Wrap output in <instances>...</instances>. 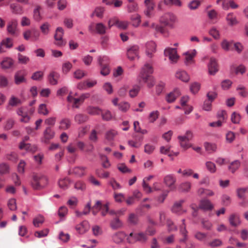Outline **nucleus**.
I'll return each mask as SVG.
<instances>
[{
	"instance_id": "obj_1",
	"label": "nucleus",
	"mask_w": 248,
	"mask_h": 248,
	"mask_svg": "<svg viewBox=\"0 0 248 248\" xmlns=\"http://www.w3.org/2000/svg\"><path fill=\"white\" fill-rule=\"evenodd\" d=\"M153 73L152 66L148 64H145L141 69L140 74L138 77L139 82L142 81L144 83H147L149 88H152L155 85V80L150 75Z\"/></svg>"
},
{
	"instance_id": "obj_2",
	"label": "nucleus",
	"mask_w": 248,
	"mask_h": 248,
	"mask_svg": "<svg viewBox=\"0 0 248 248\" xmlns=\"http://www.w3.org/2000/svg\"><path fill=\"white\" fill-rule=\"evenodd\" d=\"M48 184V178L42 173H33L31 185L34 190H42Z\"/></svg>"
},
{
	"instance_id": "obj_3",
	"label": "nucleus",
	"mask_w": 248,
	"mask_h": 248,
	"mask_svg": "<svg viewBox=\"0 0 248 248\" xmlns=\"http://www.w3.org/2000/svg\"><path fill=\"white\" fill-rule=\"evenodd\" d=\"M55 136V132L52 127L47 126L41 138L42 142L48 143L49 141L53 139Z\"/></svg>"
},
{
	"instance_id": "obj_4",
	"label": "nucleus",
	"mask_w": 248,
	"mask_h": 248,
	"mask_svg": "<svg viewBox=\"0 0 248 248\" xmlns=\"http://www.w3.org/2000/svg\"><path fill=\"white\" fill-rule=\"evenodd\" d=\"M94 24H91L88 27L89 31L91 33H96L97 34L103 35L106 33L107 27L102 23H98L95 24L94 30Z\"/></svg>"
},
{
	"instance_id": "obj_5",
	"label": "nucleus",
	"mask_w": 248,
	"mask_h": 248,
	"mask_svg": "<svg viewBox=\"0 0 248 248\" xmlns=\"http://www.w3.org/2000/svg\"><path fill=\"white\" fill-rule=\"evenodd\" d=\"M146 235L143 232L138 233H133L131 232L127 240L130 243H134L136 241H140L141 242H145L147 240Z\"/></svg>"
},
{
	"instance_id": "obj_6",
	"label": "nucleus",
	"mask_w": 248,
	"mask_h": 248,
	"mask_svg": "<svg viewBox=\"0 0 248 248\" xmlns=\"http://www.w3.org/2000/svg\"><path fill=\"white\" fill-rule=\"evenodd\" d=\"M64 34L63 30L62 27H58L56 31V33L54 35L55 41V44L59 46H64L66 42L62 40V37Z\"/></svg>"
},
{
	"instance_id": "obj_7",
	"label": "nucleus",
	"mask_w": 248,
	"mask_h": 248,
	"mask_svg": "<svg viewBox=\"0 0 248 248\" xmlns=\"http://www.w3.org/2000/svg\"><path fill=\"white\" fill-rule=\"evenodd\" d=\"M17 21L13 19L8 22L7 26V32L11 35L17 36L18 35Z\"/></svg>"
},
{
	"instance_id": "obj_8",
	"label": "nucleus",
	"mask_w": 248,
	"mask_h": 248,
	"mask_svg": "<svg viewBox=\"0 0 248 248\" xmlns=\"http://www.w3.org/2000/svg\"><path fill=\"white\" fill-rule=\"evenodd\" d=\"M139 47L137 45H134L127 49V56L130 61H133L136 57L139 59Z\"/></svg>"
},
{
	"instance_id": "obj_9",
	"label": "nucleus",
	"mask_w": 248,
	"mask_h": 248,
	"mask_svg": "<svg viewBox=\"0 0 248 248\" xmlns=\"http://www.w3.org/2000/svg\"><path fill=\"white\" fill-rule=\"evenodd\" d=\"M197 54V51L194 49L184 53V55L186 56L184 63L186 65H189L194 63V58Z\"/></svg>"
},
{
	"instance_id": "obj_10",
	"label": "nucleus",
	"mask_w": 248,
	"mask_h": 248,
	"mask_svg": "<svg viewBox=\"0 0 248 248\" xmlns=\"http://www.w3.org/2000/svg\"><path fill=\"white\" fill-rule=\"evenodd\" d=\"M13 46V41L10 38L3 39L0 43V54L6 51L5 48L10 49Z\"/></svg>"
},
{
	"instance_id": "obj_11",
	"label": "nucleus",
	"mask_w": 248,
	"mask_h": 248,
	"mask_svg": "<svg viewBox=\"0 0 248 248\" xmlns=\"http://www.w3.org/2000/svg\"><path fill=\"white\" fill-rule=\"evenodd\" d=\"M26 76L25 70H21L17 71L15 75V82L16 85H19L23 82H25L26 79L25 77Z\"/></svg>"
},
{
	"instance_id": "obj_12",
	"label": "nucleus",
	"mask_w": 248,
	"mask_h": 248,
	"mask_svg": "<svg viewBox=\"0 0 248 248\" xmlns=\"http://www.w3.org/2000/svg\"><path fill=\"white\" fill-rule=\"evenodd\" d=\"M175 77L184 82H188L190 80L189 75L184 70L178 69L175 74Z\"/></svg>"
},
{
	"instance_id": "obj_13",
	"label": "nucleus",
	"mask_w": 248,
	"mask_h": 248,
	"mask_svg": "<svg viewBox=\"0 0 248 248\" xmlns=\"http://www.w3.org/2000/svg\"><path fill=\"white\" fill-rule=\"evenodd\" d=\"M0 65L2 69H12L15 66V61L11 58L5 57L0 62Z\"/></svg>"
},
{
	"instance_id": "obj_14",
	"label": "nucleus",
	"mask_w": 248,
	"mask_h": 248,
	"mask_svg": "<svg viewBox=\"0 0 248 248\" xmlns=\"http://www.w3.org/2000/svg\"><path fill=\"white\" fill-rule=\"evenodd\" d=\"M86 167L77 166L70 170L68 173L69 174H74L76 176L81 177L85 175Z\"/></svg>"
},
{
	"instance_id": "obj_15",
	"label": "nucleus",
	"mask_w": 248,
	"mask_h": 248,
	"mask_svg": "<svg viewBox=\"0 0 248 248\" xmlns=\"http://www.w3.org/2000/svg\"><path fill=\"white\" fill-rule=\"evenodd\" d=\"M208 72L210 75H214L218 70L217 60L211 58L208 64Z\"/></svg>"
},
{
	"instance_id": "obj_16",
	"label": "nucleus",
	"mask_w": 248,
	"mask_h": 248,
	"mask_svg": "<svg viewBox=\"0 0 248 248\" xmlns=\"http://www.w3.org/2000/svg\"><path fill=\"white\" fill-rule=\"evenodd\" d=\"M199 208L204 211H211L214 208V205L210 200L204 199L200 201Z\"/></svg>"
},
{
	"instance_id": "obj_17",
	"label": "nucleus",
	"mask_w": 248,
	"mask_h": 248,
	"mask_svg": "<svg viewBox=\"0 0 248 248\" xmlns=\"http://www.w3.org/2000/svg\"><path fill=\"white\" fill-rule=\"evenodd\" d=\"M146 55L150 58L153 56V53L156 51V44L153 41H150L146 44Z\"/></svg>"
},
{
	"instance_id": "obj_18",
	"label": "nucleus",
	"mask_w": 248,
	"mask_h": 248,
	"mask_svg": "<svg viewBox=\"0 0 248 248\" xmlns=\"http://www.w3.org/2000/svg\"><path fill=\"white\" fill-rule=\"evenodd\" d=\"M144 3L146 5V9L144 11V14L148 17H150L152 12L154 9L155 4L153 0H145Z\"/></svg>"
},
{
	"instance_id": "obj_19",
	"label": "nucleus",
	"mask_w": 248,
	"mask_h": 248,
	"mask_svg": "<svg viewBox=\"0 0 248 248\" xmlns=\"http://www.w3.org/2000/svg\"><path fill=\"white\" fill-rule=\"evenodd\" d=\"M89 222L84 220L76 226V229L79 233L83 234L86 232L89 229Z\"/></svg>"
},
{
	"instance_id": "obj_20",
	"label": "nucleus",
	"mask_w": 248,
	"mask_h": 248,
	"mask_svg": "<svg viewBox=\"0 0 248 248\" xmlns=\"http://www.w3.org/2000/svg\"><path fill=\"white\" fill-rule=\"evenodd\" d=\"M60 77V75L58 73L51 71L47 76V80L51 85H55L58 84V80Z\"/></svg>"
},
{
	"instance_id": "obj_21",
	"label": "nucleus",
	"mask_w": 248,
	"mask_h": 248,
	"mask_svg": "<svg viewBox=\"0 0 248 248\" xmlns=\"http://www.w3.org/2000/svg\"><path fill=\"white\" fill-rule=\"evenodd\" d=\"M19 148L20 150L25 149L28 152L34 153L37 150V147L35 145H31L30 143H25L24 142H20Z\"/></svg>"
},
{
	"instance_id": "obj_22",
	"label": "nucleus",
	"mask_w": 248,
	"mask_h": 248,
	"mask_svg": "<svg viewBox=\"0 0 248 248\" xmlns=\"http://www.w3.org/2000/svg\"><path fill=\"white\" fill-rule=\"evenodd\" d=\"M185 202L184 200H181L179 201L176 202L171 208L173 212L175 213L178 215L182 214L184 211L182 209V204Z\"/></svg>"
},
{
	"instance_id": "obj_23",
	"label": "nucleus",
	"mask_w": 248,
	"mask_h": 248,
	"mask_svg": "<svg viewBox=\"0 0 248 248\" xmlns=\"http://www.w3.org/2000/svg\"><path fill=\"white\" fill-rule=\"evenodd\" d=\"M191 188V183L188 181H185L181 183L178 187L180 192L187 193L190 191Z\"/></svg>"
},
{
	"instance_id": "obj_24",
	"label": "nucleus",
	"mask_w": 248,
	"mask_h": 248,
	"mask_svg": "<svg viewBox=\"0 0 248 248\" xmlns=\"http://www.w3.org/2000/svg\"><path fill=\"white\" fill-rule=\"evenodd\" d=\"M229 221L230 225L233 227H237L241 223L239 216L234 214L230 215Z\"/></svg>"
},
{
	"instance_id": "obj_25",
	"label": "nucleus",
	"mask_w": 248,
	"mask_h": 248,
	"mask_svg": "<svg viewBox=\"0 0 248 248\" xmlns=\"http://www.w3.org/2000/svg\"><path fill=\"white\" fill-rule=\"evenodd\" d=\"M170 7V0H163L160 1L157 5V8L160 11H166Z\"/></svg>"
},
{
	"instance_id": "obj_26",
	"label": "nucleus",
	"mask_w": 248,
	"mask_h": 248,
	"mask_svg": "<svg viewBox=\"0 0 248 248\" xmlns=\"http://www.w3.org/2000/svg\"><path fill=\"white\" fill-rule=\"evenodd\" d=\"M126 236L125 234L122 232H116L112 236L113 241L117 244L122 242Z\"/></svg>"
},
{
	"instance_id": "obj_27",
	"label": "nucleus",
	"mask_w": 248,
	"mask_h": 248,
	"mask_svg": "<svg viewBox=\"0 0 248 248\" xmlns=\"http://www.w3.org/2000/svg\"><path fill=\"white\" fill-rule=\"evenodd\" d=\"M123 226L122 221L118 217H115L110 222V226L113 230H117Z\"/></svg>"
},
{
	"instance_id": "obj_28",
	"label": "nucleus",
	"mask_w": 248,
	"mask_h": 248,
	"mask_svg": "<svg viewBox=\"0 0 248 248\" xmlns=\"http://www.w3.org/2000/svg\"><path fill=\"white\" fill-rule=\"evenodd\" d=\"M71 121L68 118L62 119L60 122L59 128L65 130L70 128L71 126Z\"/></svg>"
},
{
	"instance_id": "obj_29",
	"label": "nucleus",
	"mask_w": 248,
	"mask_h": 248,
	"mask_svg": "<svg viewBox=\"0 0 248 248\" xmlns=\"http://www.w3.org/2000/svg\"><path fill=\"white\" fill-rule=\"evenodd\" d=\"M87 113L91 115H99L102 112V109L97 107L89 106L87 108Z\"/></svg>"
},
{
	"instance_id": "obj_30",
	"label": "nucleus",
	"mask_w": 248,
	"mask_h": 248,
	"mask_svg": "<svg viewBox=\"0 0 248 248\" xmlns=\"http://www.w3.org/2000/svg\"><path fill=\"white\" fill-rule=\"evenodd\" d=\"M248 190V186L246 187H239L236 189V192L238 198L244 200L246 197V193Z\"/></svg>"
},
{
	"instance_id": "obj_31",
	"label": "nucleus",
	"mask_w": 248,
	"mask_h": 248,
	"mask_svg": "<svg viewBox=\"0 0 248 248\" xmlns=\"http://www.w3.org/2000/svg\"><path fill=\"white\" fill-rule=\"evenodd\" d=\"M208 32L215 40H219L220 38V31L215 27H212Z\"/></svg>"
},
{
	"instance_id": "obj_32",
	"label": "nucleus",
	"mask_w": 248,
	"mask_h": 248,
	"mask_svg": "<svg viewBox=\"0 0 248 248\" xmlns=\"http://www.w3.org/2000/svg\"><path fill=\"white\" fill-rule=\"evenodd\" d=\"M226 20L228 24L230 26H233L237 23L236 16L233 13H229L226 16Z\"/></svg>"
},
{
	"instance_id": "obj_33",
	"label": "nucleus",
	"mask_w": 248,
	"mask_h": 248,
	"mask_svg": "<svg viewBox=\"0 0 248 248\" xmlns=\"http://www.w3.org/2000/svg\"><path fill=\"white\" fill-rule=\"evenodd\" d=\"M15 124V121L13 118L8 119L4 123L3 129L4 130H9L13 128Z\"/></svg>"
},
{
	"instance_id": "obj_34",
	"label": "nucleus",
	"mask_w": 248,
	"mask_h": 248,
	"mask_svg": "<svg viewBox=\"0 0 248 248\" xmlns=\"http://www.w3.org/2000/svg\"><path fill=\"white\" fill-rule=\"evenodd\" d=\"M130 19L132 22V25L135 27L139 26L141 22V17L140 15L137 14L131 16Z\"/></svg>"
},
{
	"instance_id": "obj_35",
	"label": "nucleus",
	"mask_w": 248,
	"mask_h": 248,
	"mask_svg": "<svg viewBox=\"0 0 248 248\" xmlns=\"http://www.w3.org/2000/svg\"><path fill=\"white\" fill-rule=\"evenodd\" d=\"M88 120V117L85 114H78L75 116V120L78 124H82L86 122Z\"/></svg>"
},
{
	"instance_id": "obj_36",
	"label": "nucleus",
	"mask_w": 248,
	"mask_h": 248,
	"mask_svg": "<svg viewBox=\"0 0 248 248\" xmlns=\"http://www.w3.org/2000/svg\"><path fill=\"white\" fill-rule=\"evenodd\" d=\"M102 208V204L100 201H97L95 204L91 208L92 212L94 216H96L98 212Z\"/></svg>"
},
{
	"instance_id": "obj_37",
	"label": "nucleus",
	"mask_w": 248,
	"mask_h": 248,
	"mask_svg": "<svg viewBox=\"0 0 248 248\" xmlns=\"http://www.w3.org/2000/svg\"><path fill=\"white\" fill-rule=\"evenodd\" d=\"M70 180L68 178H63L60 179L58 181V185L61 188L66 189L68 188Z\"/></svg>"
},
{
	"instance_id": "obj_38",
	"label": "nucleus",
	"mask_w": 248,
	"mask_h": 248,
	"mask_svg": "<svg viewBox=\"0 0 248 248\" xmlns=\"http://www.w3.org/2000/svg\"><path fill=\"white\" fill-rule=\"evenodd\" d=\"M204 147L207 152L209 153H212L216 151L217 149V145L215 143H211L205 142L204 143Z\"/></svg>"
},
{
	"instance_id": "obj_39",
	"label": "nucleus",
	"mask_w": 248,
	"mask_h": 248,
	"mask_svg": "<svg viewBox=\"0 0 248 248\" xmlns=\"http://www.w3.org/2000/svg\"><path fill=\"white\" fill-rule=\"evenodd\" d=\"M140 90V86L137 85L133 86L132 88L129 91V96L132 98L136 97L138 94Z\"/></svg>"
},
{
	"instance_id": "obj_40",
	"label": "nucleus",
	"mask_w": 248,
	"mask_h": 248,
	"mask_svg": "<svg viewBox=\"0 0 248 248\" xmlns=\"http://www.w3.org/2000/svg\"><path fill=\"white\" fill-rule=\"evenodd\" d=\"M240 166V161L238 160H236L231 163L228 169L232 173H234L239 168Z\"/></svg>"
},
{
	"instance_id": "obj_41",
	"label": "nucleus",
	"mask_w": 248,
	"mask_h": 248,
	"mask_svg": "<svg viewBox=\"0 0 248 248\" xmlns=\"http://www.w3.org/2000/svg\"><path fill=\"white\" fill-rule=\"evenodd\" d=\"M118 109L123 112H126L129 109L130 105L127 102H123L118 105Z\"/></svg>"
},
{
	"instance_id": "obj_42",
	"label": "nucleus",
	"mask_w": 248,
	"mask_h": 248,
	"mask_svg": "<svg viewBox=\"0 0 248 248\" xmlns=\"http://www.w3.org/2000/svg\"><path fill=\"white\" fill-rule=\"evenodd\" d=\"M170 14L169 13L165 14L160 18V22L164 26L169 24L170 20Z\"/></svg>"
},
{
	"instance_id": "obj_43",
	"label": "nucleus",
	"mask_w": 248,
	"mask_h": 248,
	"mask_svg": "<svg viewBox=\"0 0 248 248\" xmlns=\"http://www.w3.org/2000/svg\"><path fill=\"white\" fill-rule=\"evenodd\" d=\"M102 118L104 121H109L112 119L113 116L109 110H106L104 112H101Z\"/></svg>"
},
{
	"instance_id": "obj_44",
	"label": "nucleus",
	"mask_w": 248,
	"mask_h": 248,
	"mask_svg": "<svg viewBox=\"0 0 248 248\" xmlns=\"http://www.w3.org/2000/svg\"><path fill=\"white\" fill-rule=\"evenodd\" d=\"M73 65L69 62H66L62 64V72L67 74L72 69Z\"/></svg>"
},
{
	"instance_id": "obj_45",
	"label": "nucleus",
	"mask_w": 248,
	"mask_h": 248,
	"mask_svg": "<svg viewBox=\"0 0 248 248\" xmlns=\"http://www.w3.org/2000/svg\"><path fill=\"white\" fill-rule=\"evenodd\" d=\"M10 8L12 9V13L15 14L21 15L23 13L22 9L19 5L12 4L10 5Z\"/></svg>"
},
{
	"instance_id": "obj_46",
	"label": "nucleus",
	"mask_w": 248,
	"mask_h": 248,
	"mask_svg": "<svg viewBox=\"0 0 248 248\" xmlns=\"http://www.w3.org/2000/svg\"><path fill=\"white\" fill-rule=\"evenodd\" d=\"M9 172V166L5 163L0 164V174H6Z\"/></svg>"
},
{
	"instance_id": "obj_47",
	"label": "nucleus",
	"mask_w": 248,
	"mask_h": 248,
	"mask_svg": "<svg viewBox=\"0 0 248 248\" xmlns=\"http://www.w3.org/2000/svg\"><path fill=\"white\" fill-rule=\"evenodd\" d=\"M201 85L199 83L195 82L191 84L190 86V90L192 93L195 94L199 91Z\"/></svg>"
},
{
	"instance_id": "obj_48",
	"label": "nucleus",
	"mask_w": 248,
	"mask_h": 248,
	"mask_svg": "<svg viewBox=\"0 0 248 248\" xmlns=\"http://www.w3.org/2000/svg\"><path fill=\"white\" fill-rule=\"evenodd\" d=\"M105 10L104 7L98 6L95 8L94 11V13H95V15L97 17L99 18H102Z\"/></svg>"
},
{
	"instance_id": "obj_49",
	"label": "nucleus",
	"mask_w": 248,
	"mask_h": 248,
	"mask_svg": "<svg viewBox=\"0 0 248 248\" xmlns=\"http://www.w3.org/2000/svg\"><path fill=\"white\" fill-rule=\"evenodd\" d=\"M115 25L120 29L125 30L128 26V22L125 21H118L116 20L115 22Z\"/></svg>"
},
{
	"instance_id": "obj_50",
	"label": "nucleus",
	"mask_w": 248,
	"mask_h": 248,
	"mask_svg": "<svg viewBox=\"0 0 248 248\" xmlns=\"http://www.w3.org/2000/svg\"><path fill=\"white\" fill-rule=\"evenodd\" d=\"M100 157L102 161L104 160V162H103L102 164V167L105 169L109 168L110 166V163H109L107 156L105 155L100 154Z\"/></svg>"
},
{
	"instance_id": "obj_51",
	"label": "nucleus",
	"mask_w": 248,
	"mask_h": 248,
	"mask_svg": "<svg viewBox=\"0 0 248 248\" xmlns=\"http://www.w3.org/2000/svg\"><path fill=\"white\" fill-rule=\"evenodd\" d=\"M207 170L211 173H215L216 171V165L211 161H207L205 163Z\"/></svg>"
},
{
	"instance_id": "obj_52",
	"label": "nucleus",
	"mask_w": 248,
	"mask_h": 248,
	"mask_svg": "<svg viewBox=\"0 0 248 248\" xmlns=\"http://www.w3.org/2000/svg\"><path fill=\"white\" fill-rule=\"evenodd\" d=\"M21 103L22 101L20 99L14 96H12L9 101V105L12 107L16 106L17 105L21 104Z\"/></svg>"
},
{
	"instance_id": "obj_53",
	"label": "nucleus",
	"mask_w": 248,
	"mask_h": 248,
	"mask_svg": "<svg viewBox=\"0 0 248 248\" xmlns=\"http://www.w3.org/2000/svg\"><path fill=\"white\" fill-rule=\"evenodd\" d=\"M128 220L130 224L136 225L138 223L139 218L137 215L132 213L129 215Z\"/></svg>"
},
{
	"instance_id": "obj_54",
	"label": "nucleus",
	"mask_w": 248,
	"mask_h": 248,
	"mask_svg": "<svg viewBox=\"0 0 248 248\" xmlns=\"http://www.w3.org/2000/svg\"><path fill=\"white\" fill-rule=\"evenodd\" d=\"M217 117L218 119V120H221L222 123H223L227 118L226 112L225 110L218 111L217 114Z\"/></svg>"
},
{
	"instance_id": "obj_55",
	"label": "nucleus",
	"mask_w": 248,
	"mask_h": 248,
	"mask_svg": "<svg viewBox=\"0 0 248 248\" xmlns=\"http://www.w3.org/2000/svg\"><path fill=\"white\" fill-rule=\"evenodd\" d=\"M179 58L180 56L177 53L176 49L171 48V63H176Z\"/></svg>"
},
{
	"instance_id": "obj_56",
	"label": "nucleus",
	"mask_w": 248,
	"mask_h": 248,
	"mask_svg": "<svg viewBox=\"0 0 248 248\" xmlns=\"http://www.w3.org/2000/svg\"><path fill=\"white\" fill-rule=\"evenodd\" d=\"M38 113L43 114L44 115H47L49 111L46 108V106L45 104H41L39 105L38 108Z\"/></svg>"
},
{
	"instance_id": "obj_57",
	"label": "nucleus",
	"mask_w": 248,
	"mask_h": 248,
	"mask_svg": "<svg viewBox=\"0 0 248 248\" xmlns=\"http://www.w3.org/2000/svg\"><path fill=\"white\" fill-rule=\"evenodd\" d=\"M18 62L21 64H26L30 61V58L26 56H23L20 53H18Z\"/></svg>"
},
{
	"instance_id": "obj_58",
	"label": "nucleus",
	"mask_w": 248,
	"mask_h": 248,
	"mask_svg": "<svg viewBox=\"0 0 248 248\" xmlns=\"http://www.w3.org/2000/svg\"><path fill=\"white\" fill-rule=\"evenodd\" d=\"M49 27L50 24L48 22H45L40 26V30L44 34L46 35L49 31Z\"/></svg>"
},
{
	"instance_id": "obj_59",
	"label": "nucleus",
	"mask_w": 248,
	"mask_h": 248,
	"mask_svg": "<svg viewBox=\"0 0 248 248\" xmlns=\"http://www.w3.org/2000/svg\"><path fill=\"white\" fill-rule=\"evenodd\" d=\"M180 233L182 234V235L183 236V238L180 239V242H185L187 239V232L186 230V226L185 225H183L180 228Z\"/></svg>"
},
{
	"instance_id": "obj_60",
	"label": "nucleus",
	"mask_w": 248,
	"mask_h": 248,
	"mask_svg": "<svg viewBox=\"0 0 248 248\" xmlns=\"http://www.w3.org/2000/svg\"><path fill=\"white\" fill-rule=\"evenodd\" d=\"M194 237L198 240L203 241L205 240L207 237V234L200 232H197L194 234Z\"/></svg>"
},
{
	"instance_id": "obj_61",
	"label": "nucleus",
	"mask_w": 248,
	"mask_h": 248,
	"mask_svg": "<svg viewBox=\"0 0 248 248\" xmlns=\"http://www.w3.org/2000/svg\"><path fill=\"white\" fill-rule=\"evenodd\" d=\"M127 11L129 13L135 12L138 10V5L136 2H133L127 5Z\"/></svg>"
},
{
	"instance_id": "obj_62",
	"label": "nucleus",
	"mask_w": 248,
	"mask_h": 248,
	"mask_svg": "<svg viewBox=\"0 0 248 248\" xmlns=\"http://www.w3.org/2000/svg\"><path fill=\"white\" fill-rule=\"evenodd\" d=\"M44 222V217L42 216H39L34 218L33 220V224L34 226L38 227L40 224H42Z\"/></svg>"
},
{
	"instance_id": "obj_63",
	"label": "nucleus",
	"mask_w": 248,
	"mask_h": 248,
	"mask_svg": "<svg viewBox=\"0 0 248 248\" xmlns=\"http://www.w3.org/2000/svg\"><path fill=\"white\" fill-rule=\"evenodd\" d=\"M241 116L240 114L236 112L232 113L231 116L232 122L234 124H238L240 121Z\"/></svg>"
},
{
	"instance_id": "obj_64",
	"label": "nucleus",
	"mask_w": 248,
	"mask_h": 248,
	"mask_svg": "<svg viewBox=\"0 0 248 248\" xmlns=\"http://www.w3.org/2000/svg\"><path fill=\"white\" fill-rule=\"evenodd\" d=\"M8 206L10 210H16L17 208L16 199L14 198L10 199L8 202Z\"/></svg>"
}]
</instances>
